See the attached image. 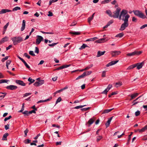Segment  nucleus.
Wrapping results in <instances>:
<instances>
[{"label":"nucleus","mask_w":147,"mask_h":147,"mask_svg":"<svg viewBox=\"0 0 147 147\" xmlns=\"http://www.w3.org/2000/svg\"><path fill=\"white\" fill-rule=\"evenodd\" d=\"M129 17L130 16L128 14L127 11L123 9L120 13L119 17V19L121 20L124 22H128V19Z\"/></svg>","instance_id":"nucleus-1"},{"label":"nucleus","mask_w":147,"mask_h":147,"mask_svg":"<svg viewBox=\"0 0 147 147\" xmlns=\"http://www.w3.org/2000/svg\"><path fill=\"white\" fill-rule=\"evenodd\" d=\"M11 39L12 40L14 45H16L18 43L23 41V39L22 37L20 36L13 37L11 38Z\"/></svg>","instance_id":"nucleus-2"},{"label":"nucleus","mask_w":147,"mask_h":147,"mask_svg":"<svg viewBox=\"0 0 147 147\" xmlns=\"http://www.w3.org/2000/svg\"><path fill=\"white\" fill-rule=\"evenodd\" d=\"M133 12L135 15L142 19H145L146 17L143 13L138 10H134Z\"/></svg>","instance_id":"nucleus-3"},{"label":"nucleus","mask_w":147,"mask_h":147,"mask_svg":"<svg viewBox=\"0 0 147 147\" xmlns=\"http://www.w3.org/2000/svg\"><path fill=\"white\" fill-rule=\"evenodd\" d=\"M121 9L119 7L117 8L116 10L113 12V17L115 18H119V13Z\"/></svg>","instance_id":"nucleus-4"},{"label":"nucleus","mask_w":147,"mask_h":147,"mask_svg":"<svg viewBox=\"0 0 147 147\" xmlns=\"http://www.w3.org/2000/svg\"><path fill=\"white\" fill-rule=\"evenodd\" d=\"M142 53V51H135L133 52L127 54V55L128 56H131L136 55H139Z\"/></svg>","instance_id":"nucleus-5"},{"label":"nucleus","mask_w":147,"mask_h":147,"mask_svg":"<svg viewBox=\"0 0 147 147\" xmlns=\"http://www.w3.org/2000/svg\"><path fill=\"white\" fill-rule=\"evenodd\" d=\"M129 26V22H124L121 25L119 30L121 31L124 30L127 27Z\"/></svg>","instance_id":"nucleus-6"},{"label":"nucleus","mask_w":147,"mask_h":147,"mask_svg":"<svg viewBox=\"0 0 147 147\" xmlns=\"http://www.w3.org/2000/svg\"><path fill=\"white\" fill-rule=\"evenodd\" d=\"M121 53L120 51H111L110 53L112 57H114L119 55Z\"/></svg>","instance_id":"nucleus-7"},{"label":"nucleus","mask_w":147,"mask_h":147,"mask_svg":"<svg viewBox=\"0 0 147 147\" xmlns=\"http://www.w3.org/2000/svg\"><path fill=\"white\" fill-rule=\"evenodd\" d=\"M43 38L42 36H40L37 35V38L36 40V44L39 45L43 40Z\"/></svg>","instance_id":"nucleus-8"},{"label":"nucleus","mask_w":147,"mask_h":147,"mask_svg":"<svg viewBox=\"0 0 147 147\" xmlns=\"http://www.w3.org/2000/svg\"><path fill=\"white\" fill-rule=\"evenodd\" d=\"M144 64V62H142L141 63H138L135 64V67H137V69L139 70L142 68Z\"/></svg>","instance_id":"nucleus-9"},{"label":"nucleus","mask_w":147,"mask_h":147,"mask_svg":"<svg viewBox=\"0 0 147 147\" xmlns=\"http://www.w3.org/2000/svg\"><path fill=\"white\" fill-rule=\"evenodd\" d=\"M6 88L7 89L13 90L16 89L17 88V87L13 85H10L7 86Z\"/></svg>","instance_id":"nucleus-10"},{"label":"nucleus","mask_w":147,"mask_h":147,"mask_svg":"<svg viewBox=\"0 0 147 147\" xmlns=\"http://www.w3.org/2000/svg\"><path fill=\"white\" fill-rule=\"evenodd\" d=\"M71 65V64L65 65H63L59 67H58L54 70H59L65 68L70 67Z\"/></svg>","instance_id":"nucleus-11"},{"label":"nucleus","mask_w":147,"mask_h":147,"mask_svg":"<svg viewBox=\"0 0 147 147\" xmlns=\"http://www.w3.org/2000/svg\"><path fill=\"white\" fill-rule=\"evenodd\" d=\"M119 61V60L113 61L108 63L106 65V67H108L116 64Z\"/></svg>","instance_id":"nucleus-12"},{"label":"nucleus","mask_w":147,"mask_h":147,"mask_svg":"<svg viewBox=\"0 0 147 147\" xmlns=\"http://www.w3.org/2000/svg\"><path fill=\"white\" fill-rule=\"evenodd\" d=\"M16 82L18 84L22 86H25L26 84L24 83L23 81L16 80Z\"/></svg>","instance_id":"nucleus-13"},{"label":"nucleus","mask_w":147,"mask_h":147,"mask_svg":"<svg viewBox=\"0 0 147 147\" xmlns=\"http://www.w3.org/2000/svg\"><path fill=\"white\" fill-rule=\"evenodd\" d=\"M26 26V21L23 20L22 21V23L20 30L21 31H23L25 29Z\"/></svg>","instance_id":"nucleus-14"},{"label":"nucleus","mask_w":147,"mask_h":147,"mask_svg":"<svg viewBox=\"0 0 147 147\" xmlns=\"http://www.w3.org/2000/svg\"><path fill=\"white\" fill-rule=\"evenodd\" d=\"M11 11L10 10L6 9H3L0 11V14L4 13L7 12H11Z\"/></svg>","instance_id":"nucleus-15"},{"label":"nucleus","mask_w":147,"mask_h":147,"mask_svg":"<svg viewBox=\"0 0 147 147\" xmlns=\"http://www.w3.org/2000/svg\"><path fill=\"white\" fill-rule=\"evenodd\" d=\"M146 130H147V125H146L142 129H138V131L140 133L144 132Z\"/></svg>","instance_id":"nucleus-16"},{"label":"nucleus","mask_w":147,"mask_h":147,"mask_svg":"<svg viewBox=\"0 0 147 147\" xmlns=\"http://www.w3.org/2000/svg\"><path fill=\"white\" fill-rule=\"evenodd\" d=\"M113 117H110L107 121V122L106 123L105 125L106 128L108 127L109 126Z\"/></svg>","instance_id":"nucleus-17"},{"label":"nucleus","mask_w":147,"mask_h":147,"mask_svg":"<svg viewBox=\"0 0 147 147\" xmlns=\"http://www.w3.org/2000/svg\"><path fill=\"white\" fill-rule=\"evenodd\" d=\"M9 38L8 37L5 36L2 38L0 42L1 43H3L4 42L7 41L8 40Z\"/></svg>","instance_id":"nucleus-18"},{"label":"nucleus","mask_w":147,"mask_h":147,"mask_svg":"<svg viewBox=\"0 0 147 147\" xmlns=\"http://www.w3.org/2000/svg\"><path fill=\"white\" fill-rule=\"evenodd\" d=\"M52 98V97H50L49 98L45 100H41L39 101H38L37 102V103H41V102H46L48 101H49Z\"/></svg>","instance_id":"nucleus-19"},{"label":"nucleus","mask_w":147,"mask_h":147,"mask_svg":"<svg viewBox=\"0 0 147 147\" xmlns=\"http://www.w3.org/2000/svg\"><path fill=\"white\" fill-rule=\"evenodd\" d=\"M105 53V51H98V52L97 55H96L97 57H99L100 56L103 55L104 53Z\"/></svg>","instance_id":"nucleus-20"},{"label":"nucleus","mask_w":147,"mask_h":147,"mask_svg":"<svg viewBox=\"0 0 147 147\" xmlns=\"http://www.w3.org/2000/svg\"><path fill=\"white\" fill-rule=\"evenodd\" d=\"M138 93H135L133 94H131L130 95V96L131 97V99H130V100L135 98L136 97L138 96Z\"/></svg>","instance_id":"nucleus-21"},{"label":"nucleus","mask_w":147,"mask_h":147,"mask_svg":"<svg viewBox=\"0 0 147 147\" xmlns=\"http://www.w3.org/2000/svg\"><path fill=\"white\" fill-rule=\"evenodd\" d=\"M86 76V72H84L81 75L79 76L76 79V80H77L81 78H84Z\"/></svg>","instance_id":"nucleus-22"},{"label":"nucleus","mask_w":147,"mask_h":147,"mask_svg":"<svg viewBox=\"0 0 147 147\" xmlns=\"http://www.w3.org/2000/svg\"><path fill=\"white\" fill-rule=\"evenodd\" d=\"M113 21L111 20L104 27V28H106L108 27V26H109L111 24L113 23Z\"/></svg>","instance_id":"nucleus-23"},{"label":"nucleus","mask_w":147,"mask_h":147,"mask_svg":"<svg viewBox=\"0 0 147 147\" xmlns=\"http://www.w3.org/2000/svg\"><path fill=\"white\" fill-rule=\"evenodd\" d=\"M8 135V133H5V134L2 137V140H7V137Z\"/></svg>","instance_id":"nucleus-24"},{"label":"nucleus","mask_w":147,"mask_h":147,"mask_svg":"<svg viewBox=\"0 0 147 147\" xmlns=\"http://www.w3.org/2000/svg\"><path fill=\"white\" fill-rule=\"evenodd\" d=\"M69 33L71 34L76 35H79L80 34V33L79 32H70Z\"/></svg>","instance_id":"nucleus-25"},{"label":"nucleus","mask_w":147,"mask_h":147,"mask_svg":"<svg viewBox=\"0 0 147 147\" xmlns=\"http://www.w3.org/2000/svg\"><path fill=\"white\" fill-rule=\"evenodd\" d=\"M105 38H101L100 39H99L96 41L97 42L100 43L102 42H105Z\"/></svg>","instance_id":"nucleus-26"},{"label":"nucleus","mask_w":147,"mask_h":147,"mask_svg":"<svg viewBox=\"0 0 147 147\" xmlns=\"http://www.w3.org/2000/svg\"><path fill=\"white\" fill-rule=\"evenodd\" d=\"M88 46L86 44H83L79 48V49L82 50L85 49L86 47H88Z\"/></svg>","instance_id":"nucleus-27"},{"label":"nucleus","mask_w":147,"mask_h":147,"mask_svg":"<svg viewBox=\"0 0 147 147\" xmlns=\"http://www.w3.org/2000/svg\"><path fill=\"white\" fill-rule=\"evenodd\" d=\"M106 12L107 14H108L110 17H113V15L110 10H107L106 11Z\"/></svg>","instance_id":"nucleus-28"},{"label":"nucleus","mask_w":147,"mask_h":147,"mask_svg":"<svg viewBox=\"0 0 147 147\" xmlns=\"http://www.w3.org/2000/svg\"><path fill=\"white\" fill-rule=\"evenodd\" d=\"M124 34L123 33H121L117 34L115 36V37L121 38L122 37L124 36Z\"/></svg>","instance_id":"nucleus-29"},{"label":"nucleus","mask_w":147,"mask_h":147,"mask_svg":"<svg viewBox=\"0 0 147 147\" xmlns=\"http://www.w3.org/2000/svg\"><path fill=\"white\" fill-rule=\"evenodd\" d=\"M113 109H106L103 111L102 113H108L111 111Z\"/></svg>","instance_id":"nucleus-30"},{"label":"nucleus","mask_w":147,"mask_h":147,"mask_svg":"<svg viewBox=\"0 0 147 147\" xmlns=\"http://www.w3.org/2000/svg\"><path fill=\"white\" fill-rule=\"evenodd\" d=\"M9 80H0V84H1L2 83H7V82H9Z\"/></svg>","instance_id":"nucleus-31"},{"label":"nucleus","mask_w":147,"mask_h":147,"mask_svg":"<svg viewBox=\"0 0 147 147\" xmlns=\"http://www.w3.org/2000/svg\"><path fill=\"white\" fill-rule=\"evenodd\" d=\"M94 122V120L92 118L90 119L88 121V123L90 125V126Z\"/></svg>","instance_id":"nucleus-32"},{"label":"nucleus","mask_w":147,"mask_h":147,"mask_svg":"<svg viewBox=\"0 0 147 147\" xmlns=\"http://www.w3.org/2000/svg\"><path fill=\"white\" fill-rule=\"evenodd\" d=\"M135 67V64L129 66L127 69V70H129L132 69Z\"/></svg>","instance_id":"nucleus-33"},{"label":"nucleus","mask_w":147,"mask_h":147,"mask_svg":"<svg viewBox=\"0 0 147 147\" xmlns=\"http://www.w3.org/2000/svg\"><path fill=\"white\" fill-rule=\"evenodd\" d=\"M0 93L3 94V95L0 96V100H1L3 99L7 93L5 92H0Z\"/></svg>","instance_id":"nucleus-34"},{"label":"nucleus","mask_w":147,"mask_h":147,"mask_svg":"<svg viewBox=\"0 0 147 147\" xmlns=\"http://www.w3.org/2000/svg\"><path fill=\"white\" fill-rule=\"evenodd\" d=\"M24 64L25 65L28 69H29L30 68V66L27 64L26 62L24 60L22 61Z\"/></svg>","instance_id":"nucleus-35"},{"label":"nucleus","mask_w":147,"mask_h":147,"mask_svg":"<svg viewBox=\"0 0 147 147\" xmlns=\"http://www.w3.org/2000/svg\"><path fill=\"white\" fill-rule=\"evenodd\" d=\"M122 83L120 82H116L115 84V86L117 88L119 87L122 85Z\"/></svg>","instance_id":"nucleus-36"},{"label":"nucleus","mask_w":147,"mask_h":147,"mask_svg":"<svg viewBox=\"0 0 147 147\" xmlns=\"http://www.w3.org/2000/svg\"><path fill=\"white\" fill-rule=\"evenodd\" d=\"M94 18L91 16L89 17L88 19V22L89 24H90L91 21Z\"/></svg>","instance_id":"nucleus-37"},{"label":"nucleus","mask_w":147,"mask_h":147,"mask_svg":"<svg viewBox=\"0 0 147 147\" xmlns=\"http://www.w3.org/2000/svg\"><path fill=\"white\" fill-rule=\"evenodd\" d=\"M28 81L30 82V83H29V84L30 85L31 84V83H32L34 82V80L33 79H32L31 78H28Z\"/></svg>","instance_id":"nucleus-38"},{"label":"nucleus","mask_w":147,"mask_h":147,"mask_svg":"<svg viewBox=\"0 0 147 147\" xmlns=\"http://www.w3.org/2000/svg\"><path fill=\"white\" fill-rule=\"evenodd\" d=\"M38 82L39 86H40L44 83V81L43 80H40Z\"/></svg>","instance_id":"nucleus-39"},{"label":"nucleus","mask_w":147,"mask_h":147,"mask_svg":"<svg viewBox=\"0 0 147 147\" xmlns=\"http://www.w3.org/2000/svg\"><path fill=\"white\" fill-rule=\"evenodd\" d=\"M20 9H21V8L20 7L17 6V7H15L13 9L12 11H17L18 10H20Z\"/></svg>","instance_id":"nucleus-40"},{"label":"nucleus","mask_w":147,"mask_h":147,"mask_svg":"<svg viewBox=\"0 0 147 147\" xmlns=\"http://www.w3.org/2000/svg\"><path fill=\"white\" fill-rule=\"evenodd\" d=\"M57 1H58V0H50L49 1V5H50L52 3L55 2Z\"/></svg>","instance_id":"nucleus-41"},{"label":"nucleus","mask_w":147,"mask_h":147,"mask_svg":"<svg viewBox=\"0 0 147 147\" xmlns=\"http://www.w3.org/2000/svg\"><path fill=\"white\" fill-rule=\"evenodd\" d=\"M102 136H99L96 137V141L97 142H98L102 138Z\"/></svg>","instance_id":"nucleus-42"},{"label":"nucleus","mask_w":147,"mask_h":147,"mask_svg":"<svg viewBox=\"0 0 147 147\" xmlns=\"http://www.w3.org/2000/svg\"><path fill=\"white\" fill-rule=\"evenodd\" d=\"M93 66V65L92 64H91L90 65H89L87 67L85 68V70H86L88 69H90V68H91V67H92Z\"/></svg>","instance_id":"nucleus-43"},{"label":"nucleus","mask_w":147,"mask_h":147,"mask_svg":"<svg viewBox=\"0 0 147 147\" xmlns=\"http://www.w3.org/2000/svg\"><path fill=\"white\" fill-rule=\"evenodd\" d=\"M86 106V105H80V106H77L76 107H74V109H78L79 108H81L83 107H84Z\"/></svg>","instance_id":"nucleus-44"},{"label":"nucleus","mask_w":147,"mask_h":147,"mask_svg":"<svg viewBox=\"0 0 147 147\" xmlns=\"http://www.w3.org/2000/svg\"><path fill=\"white\" fill-rule=\"evenodd\" d=\"M106 71H104L102 72V77H105L106 76Z\"/></svg>","instance_id":"nucleus-45"},{"label":"nucleus","mask_w":147,"mask_h":147,"mask_svg":"<svg viewBox=\"0 0 147 147\" xmlns=\"http://www.w3.org/2000/svg\"><path fill=\"white\" fill-rule=\"evenodd\" d=\"M24 56L27 57L28 59H30V55H28L27 53H25L24 55Z\"/></svg>","instance_id":"nucleus-46"},{"label":"nucleus","mask_w":147,"mask_h":147,"mask_svg":"<svg viewBox=\"0 0 147 147\" xmlns=\"http://www.w3.org/2000/svg\"><path fill=\"white\" fill-rule=\"evenodd\" d=\"M84 72H86V76H88L90 75L92 73V71H87Z\"/></svg>","instance_id":"nucleus-47"},{"label":"nucleus","mask_w":147,"mask_h":147,"mask_svg":"<svg viewBox=\"0 0 147 147\" xmlns=\"http://www.w3.org/2000/svg\"><path fill=\"white\" fill-rule=\"evenodd\" d=\"M9 24V23L8 22L3 27V29L4 30H6L7 28L8 27V25Z\"/></svg>","instance_id":"nucleus-48"},{"label":"nucleus","mask_w":147,"mask_h":147,"mask_svg":"<svg viewBox=\"0 0 147 147\" xmlns=\"http://www.w3.org/2000/svg\"><path fill=\"white\" fill-rule=\"evenodd\" d=\"M112 85L109 84L108 85L106 89L109 91L110 90V89L112 88Z\"/></svg>","instance_id":"nucleus-49"},{"label":"nucleus","mask_w":147,"mask_h":147,"mask_svg":"<svg viewBox=\"0 0 147 147\" xmlns=\"http://www.w3.org/2000/svg\"><path fill=\"white\" fill-rule=\"evenodd\" d=\"M58 43H53L51 44H49V46L50 47H54Z\"/></svg>","instance_id":"nucleus-50"},{"label":"nucleus","mask_w":147,"mask_h":147,"mask_svg":"<svg viewBox=\"0 0 147 147\" xmlns=\"http://www.w3.org/2000/svg\"><path fill=\"white\" fill-rule=\"evenodd\" d=\"M8 56H6L5 57V58H3L1 59V61L2 62H4L6 60H7L8 59Z\"/></svg>","instance_id":"nucleus-51"},{"label":"nucleus","mask_w":147,"mask_h":147,"mask_svg":"<svg viewBox=\"0 0 147 147\" xmlns=\"http://www.w3.org/2000/svg\"><path fill=\"white\" fill-rule=\"evenodd\" d=\"M28 132V130L27 129H26V130L24 131L25 137H26L27 136V133Z\"/></svg>","instance_id":"nucleus-52"},{"label":"nucleus","mask_w":147,"mask_h":147,"mask_svg":"<svg viewBox=\"0 0 147 147\" xmlns=\"http://www.w3.org/2000/svg\"><path fill=\"white\" fill-rule=\"evenodd\" d=\"M11 116L10 115V116H9L8 117H7L5 118L4 119V121H7V120L10 119L11 118Z\"/></svg>","instance_id":"nucleus-53"},{"label":"nucleus","mask_w":147,"mask_h":147,"mask_svg":"<svg viewBox=\"0 0 147 147\" xmlns=\"http://www.w3.org/2000/svg\"><path fill=\"white\" fill-rule=\"evenodd\" d=\"M77 24V22L76 21H74L70 25L71 26H75Z\"/></svg>","instance_id":"nucleus-54"},{"label":"nucleus","mask_w":147,"mask_h":147,"mask_svg":"<svg viewBox=\"0 0 147 147\" xmlns=\"http://www.w3.org/2000/svg\"><path fill=\"white\" fill-rule=\"evenodd\" d=\"M61 99L60 97H59L56 101V103L57 104L58 103L60 102L61 101Z\"/></svg>","instance_id":"nucleus-55"},{"label":"nucleus","mask_w":147,"mask_h":147,"mask_svg":"<svg viewBox=\"0 0 147 147\" xmlns=\"http://www.w3.org/2000/svg\"><path fill=\"white\" fill-rule=\"evenodd\" d=\"M90 107H88L87 108H84L82 109H81V110H82V111H85L88 110V109H90Z\"/></svg>","instance_id":"nucleus-56"},{"label":"nucleus","mask_w":147,"mask_h":147,"mask_svg":"<svg viewBox=\"0 0 147 147\" xmlns=\"http://www.w3.org/2000/svg\"><path fill=\"white\" fill-rule=\"evenodd\" d=\"M29 53L30 55L33 56H35V54H34V52L33 51H30L29 52Z\"/></svg>","instance_id":"nucleus-57"},{"label":"nucleus","mask_w":147,"mask_h":147,"mask_svg":"<svg viewBox=\"0 0 147 147\" xmlns=\"http://www.w3.org/2000/svg\"><path fill=\"white\" fill-rule=\"evenodd\" d=\"M9 124H7V125H5V128L6 130H7L9 129Z\"/></svg>","instance_id":"nucleus-58"},{"label":"nucleus","mask_w":147,"mask_h":147,"mask_svg":"<svg viewBox=\"0 0 147 147\" xmlns=\"http://www.w3.org/2000/svg\"><path fill=\"white\" fill-rule=\"evenodd\" d=\"M108 91L106 88L103 91L102 93L107 94Z\"/></svg>","instance_id":"nucleus-59"},{"label":"nucleus","mask_w":147,"mask_h":147,"mask_svg":"<svg viewBox=\"0 0 147 147\" xmlns=\"http://www.w3.org/2000/svg\"><path fill=\"white\" fill-rule=\"evenodd\" d=\"M34 52H35V53H36L37 54H38L39 53V50L38 48L37 47H35V50Z\"/></svg>","instance_id":"nucleus-60"},{"label":"nucleus","mask_w":147,"mask_h":147,"mask_svg":"<svg viewBox=\"0 0 147 147\" xmlns=\"http://www.w3.org/2000/svg\"><path fill=\"white\" fill-rule=\"evenodd\" d=\"M31 94V93H26L24 95V97H26L28 96H29Z\"/></svg>","instance_id":"nucleus-61"},{"label":"nucleus","mask_w":147,"mask_h":147,"mask_svg":"<svg viewBox=\"0 0 147 147\" xmlns=\"http://www.w3.org/2000/svg\"><path fill=\"white\" fill-rule=\"evenodd\" d=\"M142 140H147V135L144 136L142 138Z\"/></svg>","instance_id":"nucleus-62"},{"label":"nucleus","mask_w":147,"mask_h":147,"mask_svg":"<svg viewBox=\"0 0 147 147\" xmlns=\"http://www.w3.org/2000/svg\"><path fill=\"white\" fill-rule=\"evenodd\" d=\"M140 111H138L135 112V115L136 116H137L140 114Z\"/></svg>","instance_id":"nucleus-63"},{"label":"nucleus","mask_w":147,"mask_h":147,"mask_svg":"<svg viewBox=\"0 0 147 147\" xmlns=\"http://www.w3.org/2000/svg\"><path fill=\"white\" fill-rule=\"evenodd\" d=\"M34 85L35 86H39V85L38 84V82H35L34 84Z\"/></svg>","instance_id":"nucleus-64"}]
</instances>
